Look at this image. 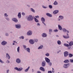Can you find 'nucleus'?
<instances>
[{
  "mask_svg": "<svg viewBox=\"0 0 73 73\" xmlns=\"http://www.w3.org/2000/svg\"><path fill=\"white\" fill-rule=\"evenodd\" d=\"M66 32L67 33H69V31H66Z\"/></svg>",
  "mask_w": 73,
  "mask_h": 73,
  "instance_id": "bf43d9fd",
  "label": "nucleus"
},
{
  "mask_svg": "<svg viewBox=\"0 0 73 73\" xmlns=\"http://www.w3.org/2000/svg\"><path fill=\"white\" fill-rule=\"evenodd\" d=\"M13 45H15V43H13Z\"/></svg>",
  "mask_w": 73,
  "mask_h": 73,
  "instance_id": "e2e57ef3",
  "label": "nucleus"
},
{
  "mask_svg": "<svg viewBox=\"0 0 73 73\" xmlns=\"http://www.w3.org/2000/svg\"><path fill=\"white\" fill-rule=\"evenodd\" d=\"M33 19V17L31 15H29V17L27 18V20L29 21H32Z\"/></svg>",
  "mask_w": 73,
  "mask_h": 73,
  "instance_id": "f257e3e1",
  "label": "nucleus"
},
{
  "mask_svg": "<svg viewBox=\"0 0 73 73\" xmlns=\"http://www.w3.org/2000/svg\"><path fill=\"white\" fill-rule=\"evenodd\" d=\"M49 7L50 9H51L52 8V6L51 5H49Z\"/></svg>",
  "mask_w": 73,
  "mask_h": 73,
  "instance_id": "c9c22d12",
  "label": "nucleus"
},
{
  "mask_svg": "<svg viewBox=\"0 0 73 73\" xmlns=\"http://www.w3.org/2000/svg\"><path fill=\"white\" fill-rule=\"evenodd\" d=\"M46 15L50 17H52V15L49 13H46Z\"/></svg>",
  "mask_w": 73,
  "mask_h": 73,
  "instance_id": "a211bd4d",
  "label": "nucleus"
},
{
  "mask_svg": "<svg viewBox=\"0 0 73 73\" xmlns=\"http://www.w3.org/2000/svg\"><path fill=\"white\" fill-rule=\"evenodd\" d=\"M56 37H59V36L58 35H56Z\"/></svg>",
  "mask_w": 73,
  "mask_h": 73,
  "instance_id": "0e129e2a",
  "label": "nucleus"
},
{
  "mask_svg": "<svg viewBox=\"0 0 73 73\" xmlns=\"http://www.w3.org/2000/svg\"><path fill=\"white\" fill-rule=\"evenodd\" d=\"M35 17L37 18H39V16H35Z\"/></svg>",
  "mask_w": 73,
  "mask_h": 73,
  "instance_id": "3c124183",
  "label": "nucleus"
},
{
  "mask_svg": "<svg viewBox=\"0 0 73 73\" xmlns=\"http://www.w3.org/2000/svg\"><path fill=\"white\" fill-rule=\"evenodd\" d=\"M0 62H1V63H3L4 62H3L2 60L0 59Z\"/></svg>",
  "mask_w": 73,
  "mask_h": 73,
  "instance_id": "09e8293b",
  "label": "nucleus"
},
{
  "mask_svg": "<svg viewBox=\"0 0 73 73\" xmlns=\"http://www.w3.org/2000/svg\"><path fill=\"white\" fill-rule=\"evenodd\" d=\"M58 29H59L60 30H62V28L61 27V26L59 25H58Z\"/></svg>",
  "mask_w": 73,
  "mask_h": 73,
  "instance_id": "6ab92c4d",
  "label": "nucleus"
},
{
  "mask_svg": "<svg viewBox=\"0 0 73 73\" xmlns=\"http://www.w3.org/2000/svg\"><path fill=\"white\" fill-rule=\"evenodd\" d=\"M73 45V42L70 41L69 44V46H71L72 45Z\"/></svg>",
  "mask_w": 73,
  "mask_h": 73,
  "instance_id": "f8f14e48",
  "label": "nucleus"
},
{
  "mask_svg": "<svg viewBox=\"0 0 73 73\" xmlns=\"http://www.w3.org/2000/svg\"><path fill=\"white\" fill-rule=\"evenodd\" d=\"M35 20L36 22L38 23L39 22L38 20L36 18L35 19Z\"/></svg>",
  "mask_w": 73,
  "mask_h": 73,
  "instance_id": "c85d7f7f",
  "label": "nucleus"
},
{
  "mask_svg": "<svg viewBox=\"0 0 73 73\" xmlns=\"http://www.w3.org/2000/svg\"><path fill=\"white\" fill-rule=\"evenodd\" d=\"M58 73H59V72H58Z\"/></svg>",
  "mask_w": 73,
  "mask_h": 73,
  "instance_id": "338daca9",
  "label": "nucleus"
},
{
  "mask_svg": "<svg viewBox=\"0 0 73 73\" xmlns=\"http://www.w3.org/2000/svg\"><path fill=\"white\" fill-rule=\"evenodd\" d=\"M49 32H52V29H50L49 30Z\"/></svg>",
  "mask_w": 73,
  "mask_h": 73,
  "instance_id": "de8ad7c7",
  "label": "nucleus"
},
{
  "mask_svg": "<svg viewBox=\"0 0 73 73\" xmlns=\"http://www.w3.org/2000/svg\"><path fill=\"white\" fill-rule=\"evenodd\" d=\"M45 60L46 62H50V60L47 57L45 58Z\"/></svg>",
  "mask_w": 73,
  "mask_h": 73,
  "instance_id": "9d476101",
  "label": "nucleus"
},
{
  "mask_svg": "<svg viewBox=\"0 0 73 73\" xmlns=\"http://www.w3.org/2000/svg\"><path fill=\"white\" fill-rule=\"evenodd\" d=\"M19 38L20 39H24V37L23 36H21V37H19Z\"/></svg>",
  "mask_w": 73,
  "mask_h": 73,
  "instance_id": "f704fd0d",
  "label": "nucleus"
},
{
  "mask_svg": "<svg viewBox=\"0 0 73 73\" xmlns=\"http://www.w3.org/2000/svg\"><path fill=\"white\" fill-rule=\"evenodd\" d=\"M59 17L61 19H63L64 18V17L62 16H59Z\"/></svg>",
  "mask_w": 73,
  "mask_h": 73,
  "instance_id": "c756f323",
  "label": "nucleus"
},
{
  "mask_svg": "<svg viewBox=\"0 0 73 73\" xmlns=\"http://www.w3.org/2000/svg\"><path fill=\"white\" fill-rule=\"evenodd\" d=\"M58 31V30L57 29L54 30V32H57Z\"/></svg>",
  "mask_w": 73,
  "mask_h": 73,
  "instance_id": "c03bdc74",
  "label": "nucleus"
},
{
  "mask_svg": "<svg viewBox=\"0 0 73 73\" xmlns=\"http://www.w3.org/2000/svg\"><path fill=\"white\" fill-rule=\"evenodd\" d=\"M7 44V42L5 41H3L1 42V44L2 45H5Z\"/></svg>",
  "mask_w": 73,
  "mask_h": 73,
  "instance_id": "1a4fd4ad",
  "label": "nucleus"
},
{
  "mask_svg": "<svg viewBox=\"0 0 73 73\" xmlns=\"http://www.w3.org/2000/svg\"><path fill=\"white\" fill-rule=\"evenodd\" d=\"M69 56L70 57H71L73 56V55L70 53L69 54Z\"/></svg>",
  "mask_w": 73,
  "mask_h": 73,
  "instance_id": "473e14b6",
  "label": "nucleus"
},
{
  "mask_svg": "<svg viewBox=\"0 0 73 73\" xmlns=\"http://www.w3.org/2000/svg\"><path fill=\"white\" fill-rule=\"evenodd\" d=\"M26 50L27 52H30V49L29 48H26Z\"/></svg>",
  "mask_w": 73,
  "mask_h": 73,
  "instance_id": "a878e982",
  "label": "nucleus"
},
{
  "mask_svg": "<svg viewBox=\"0 0 73 73\" xmlns=\"http://www.w3.org/2000/svg\"><path fill=\"white\" fill-rule=\"evenodd\" d=\"M40 70H41L42 71H44L45 70L43 67H41L40 68Z\"/></svg>",
  "mask_w": 73,
  "mask_h": 73,
  "instance_id": "f3484780",
  "label": "nucleus"
},
{
  "mask_svg": "<svg viewBox=\"0 0 73 73\" xmlns=\"http://www.w3.org/2000/svg\"><path fill=\"white\" fill-rule=\"evenodd\" d=\"M7 61L8 62V63H9V60H7Z\"/></svg>",
  "mask_w": 73,
  "mask_h": 73,
  "instance_id": "052dcab7",
  "label": "nucleus"
},
{
  "mask_svg": "<svg viewBox=\"0 0 73 73\" xmlns=\"http://www.w3.org/2000/svg\"><path fill=\"white\" fill-rule=\"evenodd\" d=\"M47 36V34L45 33H43L42 34V36L43 37H46Z\"/></svg>",
  "mask_w": 73,
  "mask_h": 73,
  "instance_id": "dca6fc26",
  "label": "nucleus"
},
{
  "mask_svg": "<svg viewBox=\"0 0 73 73\" xmlns=\"http://www.w3.org/2000/svg\"><path fill=\"white\" fill-rule=\"evenodd\" d=\"M59 12V11L58 10H55L53 12V13L54 14H56L57 13Z\"/></svg>",
  "mask_w": 73,
  "mask_h": 73,
  "instance_id": "4468645a",
  "label": "nucleus"
},
{
  "mask_svg": "<svg viewBox=\"0 0 73 73\" xmlns=\"http://www.w3.org/2000/svg\"><path fill=\"white\" fill-rule=\"evenodd\" d=\"M18 16L19 18H20L21 17V15L20 13H18Z\"/></svg>",
  "mask_w": 73,
  "mask_h": 73,
  "instance_id": "aec40b11",
  "label": "nucleus"
},
{
  "mask_svg": "<svg viewBox=\"0 0 73 73\" xmlns=\"http://www.w3.org/2000/svg\"><path fill=\"white\" fill-rule=\"evenodd\" d=\"M23 46L24 47V48L26 50V46L25 45H23Z\"/></svg>",
  "mask_w": 73,
  "mask_h": 73,
  "instance_id": "58836bf2",
  "label": "nucleus"
},
{
  "mask_svg": "<svg viewBox=\"0 0 73 73\" xmlns=\"http://www.w3.org/2000/svg\"><path fill=\"white\" fill-rule=\"evenodd\" d=\"M37 73H41V72L40 71H38Z\"/></svg>",
  "mask_w": 73,
  "mask_h": 73,
  "instance_id": "4d7b16f0",
  "label": "nucleus"
},
{
  "mask_svg": "<svg viewBox=\"0 0 73 73\" xmlns=\"http://www.w3.org/2000/svg\"><path fill=\"white\" fill-rule=\"evenodd\" d=\"M58 4V3L56 1H55L54 3V5H57Z\"/></svg>",
  "mask_w": 73,
  "mask_h": 73,
  "instance_id": "bb28decb",
  "label": "nucleus"
},
{
  "mask_svg": "<svg viewBox=\"0 0 73 73\" xmlns=\"http://www.w3.org/2000/svg\"><path fill=\"white\" fill-rule=\"evenodd\" d=\"M64 62L65 63H69V60H66L64 61Z\"/></svg>",
  "mask_w": 73,
  "mask_h": 73,
  "instance_id": "4be33fe9",
  "label": "nucleus"
},
{
  "mask_svg": "<svg viewBox=\"0 0 73 73\" xmlns=\"http://www.w3.org/2000/svg\"><path fill=\"white\" fill-rule=\"evenodd\" d=\"M48 73H52V72L51 71H48Z\"/></svg>",
  "mask_w": 73,
  "mask_h": 73,
  "instance_id": "603ef678",
  "label": "nucleus"
},
{
  "mask_svg": "<svg viewBox=\"0 0 73 73\" xmlns=\"http://www.w3.org/2000/svg\"><path fill=\"white\" fill-rule=\"evenodd\" d=\"M6 57L8 58L9 59L10 58V56L7 53L6 54Z\"/></svg>",
  "mask_w": 73,
  "mask_h": 73,
  "instance_id": "412c9836",
  "label": "nucleus"
},
{
  "mask_svg": "<svg viewBox=\"0 0 73 73\" xmlns=\"http://www.w3.org/2000/svg\"><path fill=\"white\" fill-rule=\"evenodd\" d=\"M70 62H73V59L72 60V59H70Z\"/></svg>",
  "mask_w": 73,
  "mask_h": 73,
  "instance_id": "a18cd8bd",
  "label": "nucleus"
},
{
  "mask_svg": "<svg viewBox=\"0 0 73 73\" xmlns=\"http://www.w3.org/2000/svg\"><path fill=\"white\" fill-rule=\"evenodd\" d=\"M57 43L59 45H60L61 44V42L60 40H58L57 41Z\"/></svg>",
  "mask_w": 73,
  "mask_h": 73,
  "instance_id": "393cba45",
  "label": "nucleus"
},
{
  "mask_svg": "<svg viewBox=\"0 0 73 73\" xmlns=\"http://www.w3.org/2000/svg\"><path fill=\"white\" fill-rule=\"evenodd\" d=\"M42 7H43V8H44V9H46V8H47V7H45V6H44V5H43V6H42Z\"/></svg>",
  "mask_w": 73,
  "mask_h": 73,
  "instance_id": "49530a36",
  "label": "nucleus"
},
{
  "mask_svg": "<svg viewBox=\"0 0 73 73\" xmlns=\"http://www.w3.org/2000/svg\"><path fill=\"white\" fill-rule=\"evenodd\" d=\"M30 68V67L29 66L28 67V68H27V69H26V70H25V72H27L29 70V69Z\"/></svg>",
  "mask_w": 73,
  "mask_h": 73,
  "instance_id": "b1692460",
  "label": "nucleus"
},
{
  "mask_svg": "<svg viewBox=\"0 0 73 73\" xmlns=\"http://www.w3.org/2000/svg\"><path fill=\"white\" fill-rule=\"evenodd\" d=\"M58 21H60V19H59Z\"/></svg>",
  "mask_w": 73,
  "mask_h": 73,
  "instance_id": "69168bd1",
  "label": "nucleus"
},
{
  "mask_svg": "<svg viewBox=\"0 0 73 73\" xmlns=\"http://www.w3.org/2000/svg\"><path fill=\"white\" fill-rule=\"evenodd\" d=\"M46 56H49V54L48 53H47L45 54Z\"/></svg>",
  "mask_w": 73,
  "mask_h": 73,
  "instance_id": "a19ab883",
  "label": "nucleus"
},
{
  "mask_svg": "<svg viewBox=\"0 0 73 73\" xmlns=\"http://www.w3.org/2000/svg\"><path fill=\"white\" fill-rule=\"evenodd\" d=\"M68 64H65L64 65V67L65 68H67Z\"/></svg>",
  "mask_w": 73,
  "mask_h": 73,
  "instance_id": "5701e85b",
  "label": "nucleus"
},
{
  "mask_svg": "<svg viewBox=\"0 0 73 73\" xmlns=\"http://www.w3.org/2000/svg\"><path fill=\"white\" fill-rule=\"evenodd\" d=\"M52 73L54 72V68H52Z\"/></svg>",
  "mask_w": 73,
  "mask_h": 73,
  "instance_id": "4c0bfd02",
  "label": "nucleus"
},
{
  "mask_svg": "<svg viewBox=\"0 0 73 73\" xmlns=\"http://www.w3.org/2000/svg\"><path fill=\"white\" fill-rule=\"evenodd\" d=\"M9 72V70H7V73H8Z\"/></svg>",
  "mask_w": 73,
  "mask_h": 73,
  "instance_id": "13d9d810",
  "label": "nucleus"
},
{
  "mask_svg": "<svg viewBox=\"0 0 73 73\" xmlns=\"http://www.w3.org/2000/svg\"><path fill=\"white\" fill-rule=\"evenodd\" d=\"M16 27L17 28L19 29L21 27V26L20 24H17L15 25Z\"/></svg>",
  "mask_w": 73,
  "mask_h": 73,
  "instance_id": "0eeeda50",
  "label": "nucleus"
},
{
  "mask_svg": "<svg viewBox=\"0 0 73 73\" xmlns=\"http://www.w3.org/2000/svg\"><path fill=\"white\" fill-rule=\"evenodd\" d=\"M4 16H5V17H8V15H7V13H5V14H4Z\"/></svg>",
  "mask_w": 73,
  "mask_h": 73,
  "instance_id": "79ce46f5",
  "label": "nucleus"
},
{
  "mask_svg": "<svg viewBox=\"0 0 73 73\" xmlns=\"http://www.w3.org/2000/svg\"><path fill=\"white\" fill-rule=\"evenodd\" d=\"M64 54L65 57H67L68 55V52L67 51H65L64 52Z\"/></svg>",
  "mask_w": 73,
  "mask_h": 73,
  "instance_id": "20e7f679",
  "label": "nucleus"
},
{
  "mask_svg": "<svg viewBox=\"0 0 73 73\" xmlns=\"http://www.w3.org/2000/svg\"><path fill=\"white\" fill-rule=\"evenodd\" d=\"M48 64L49 66H51L52 65V63L51 62H49Z\"/></svg>",
  "mask_w": 73,
  "mask_h": 73,
  "instance_id": "37998d69",
  "label": "nucleus"
},
{
  "mask_svg": "<svg viewBox=\"0 0 73 73\" xmlns=\"http://www.w3.org/2000/svg\"><path fill=\"white\" fill-rule=\"evenodd\" d=\"M43 47V46L42 45L40 46L38 48V49H42Z\"/></svg>",
  "mask_w": 73,
  "mask_h": 73,
  "instance_id": "cd10ccee",
  "label": "nucleus"
},
{
  "mask_svg": "<svg viewBox=\"0 0 73 73\" xmlns=\"http://www.w3.org/2000/svg\"><path fill=\"white\" fill-rule=\"evenodd\" d=\"M32 33L31 31H29L27 33V35H32Z\"/></svg>",
  "mask_w": 73,
  "mask_h": 73,
  "instance_id": "39448f33",
  "label": "nucleus"
},
{
  "mask_svg": "<svg viewBox=\"0 0 73 73\" xmlns=\"http://www.w3.org/2000/svg\"><path fill=\"white\" fill-rule=\"evenodd\" d=\"M67 36H65L64 35H63V37L64 38H66V39H67V38H69V37L68 36V34L67 33Z\"/></svg>",
  "mask_w": 73,
  "mask_h": 73,
  "instance_id": "423d86ee",
  "label": "nucleus"
},
{
  "mask_svg": "<svg viewBox=\"0 0 73 73\" xmlns=\"http://www.w3.org/2000/svg\"><path fill=\"white\" fill-rule=\"evenodd\" d=\"M16 61L18 63H20L21 60L19 59L18 58L16 59Z\"/></svg>",
  "mask_w": 73,
  "mask_h": 73,
  "instance_id": "2eb2a0df",
  "label": "nucleus"
},
{
  "mask_svg": "<svg viewBox=\"0 0 73 73\" xmlns=\"http://www.w3.org/2000/svg\"><path fill=\"white\" fill-rule=\"evenodd\" d=\"M34 40L36 42H37L38 41V40L37 39H35Z\"/></svg>",
  "mask_w": 73,
  "mask_h": 73,
  "instance_id": "ea45409f",
  "label": "nucleus"
},
{
  "mask_svg": "<svg viewBox=\"0 0 73 73\" xmlns=\"http://www.w3.org/2000/svg\"><path fill=\"white\" fill-rule=\"evenodd\" d=\"M62 30L64 32H66V30L65 29H63Z\"/></svg>",
  "mask_w": 73,
  "mask_h": 73,
  "instance_id": "72a5a7b5",
  "label": "nucleus"
},
{
  "mask_svg": "<svg viewBox=\"0 0 73 73\" xmlns=\"http://www.w3.org/2000/svg\"><path fill=\"white\" fill-rule=\"evenodd\" d=\"M64 45L66 46H67V47H68L69 46V44H67L65 43Z\"/></svg>",
  "mask_w": 73,
  "mask_h": 73,
  "instance_id": "7c9ffc66",
  "label": "nucleus"
},
{
  "mask_svg": "<svg viewBox=\"0 0 73 73\" xmlns=\"http://www.w3.org/2000/svg\"><path fill=\"white\" fill-rule=\"evenodd\" d=\"M29 42L30 44H33L34 43V40L32 39H31V40H29Z\"/></svg>",
  "mask_w": 73,
  "mask_h": 73,
  "instance_id": "6e6552de",
  "label": "nucleus"
},
{
  "mask_svg": "<svg viewBox=\"0 0 73 73\" xmlns=\"http://www.w3.org/2000/svg\"><path fill=\"white\" fill-rule=\"evenodd\" d=\"M22 15H25V14L24 13H22Z\"/></svg>",
  "mask_w": 73,
  "mask_h": 73,
  "instance_id": "8fccbe9b",
  "label": "nucleus"
},
{
  "mask_svg": "<svg viewBox=\"0 0 73 73\" xmlns=\"http://www.w3.org/2000/svg\"><path fill=\"white\" fill-rule=\"evenodd\" d=\"M13 42H16V41H13Z\"/></svg>",
  "mask_w": 73,
  "mask_h": 73,
  "instance_id": "680f3d73",
  "label": "nucleus"
},
{
  "mask_svg": "<svg viewBox=\"0 0 73 73\" xmlns=\"http://www.w3.org/2000/svg\"><path fill=\"white\" fill-rule=\"evenodd\" d=\"M37 26H40V24L39 23H37Z\"/></svg>",
  "mask_w": 73,
  "mask_h": 73,
  "instance_id": "864d4df0",
  "label": "nucleus"
},
{
  "mask_svg": "<svg viewBox=\"0 0 73 73\" xmlns=\"http://www.w3.org/2000/svg\"><path fill=\"white\" fill-rule=\"evenodd\" d=\"M12 20L15 23H17L18 22V20L16 18H12Z\"/></svg>",
  "mask_w": 73,
  "mask_h": 73,
  "instance_id": "9b49d317",
  "label": "nucleus"
},
{
  "mask_svg": "<svg viewBox=\"0 0 73 73\" xmlns=\"http://www.w3.org/2000/svg\"><path fill=\"white\" fill-rule=\"evenodd\" d=\"M41 21H42V23L44 24L45 26H46V24L44 23L45 22V19L43 17L41 18Z\"/></svg>",
  "mask_w": 73,
  "mask_h": 73,
  "instance_id": "f03ea898",
  "label": "nucleus"
},
{
  "mask_svg": "<svg viewBox=\"0 0 73 73\" xmlns=\"http://www.w3.org/2000/svg\"><path fill=\"white\" fill-rule=\"evenodd\" d=\"M14 69L18 71H21L23 70V68H17V67H15Z\"/></svg>",
  "mask_w": 73,
  "mask_h": 73,
  "instance_id": "7ed1b4c3",
  "label": "nucleus"
},
{
  "mask_svg": "<svg viewBox=\"0 0 73 73\" xmlns=\"http://www.w3.org/2000/svg\"><path fill=\"white\" fill-rule=\"evenodd\" d=\"M6 19L7 20H9V19L8 18H6Z\"/></svg>",
  "mask_w": 73,
  "mask_h": 73,
  "instance_id": "6e6d98bb",
  "label": "nucleus"
},
{
  "mask_svg": "<svg viewBox=\"0 0 73 73\" xmlns=\"http://www.w3.org/2000/svg\"><path fill=\"white\" fill-rule=\"evenodd\" d=\"M19 49H20V47L19 46L17 48V52H19Z\"/></svg>",
  "mask_w": 73,
  "mask_h": 73,
  "instance_id": "2f4dec72",
  "label": "nucleus"
},
{
  "mask_svg": "<svg viewBox=\"0 0 73 73\" xmlns=\"http://www.w3.org/2000/svg\"><path fill=\"white\" fill-rule=\"evenodd\" d=\"M31 11H32L33 12L35 13V11L34 9H33V8H31Z\"/></svg>",
  "mask_w": 73,
  "mask_h": 73,
  "instance_id": "e433bc0d",
  "label": "nucleus"
},
{
  "mask_svg": "<svg viewBox=\"0 0 73 73\" xmlns=\"http://www.w3.org/2000/svg\"><path fill=\"white\" fill-rule=\"evenodd\" d=\"M5 35L6 36H8L9 35L8 33H6L5 34Z\"/></svg>",
  "mask_w": 73,
  "mask_h": 73,
  "instance_id": "5fc2aeb1",
  "label": "nucleus"
},
{
  "mask_svg": "<svg viewBox=\"0 0 73 73\" xmlns=\"http://www.w3.org/2000/svg\"><path fill=\"white\" fill-rule=\"evenodd\" d=\"M42 66L44 67L46 65V63H45V61H43L42 62Z\"/></svg>",
  "mask_w": 73,
  "mask_h": 73,
  "instance_id": "ddd939ff",
  "label": "nucleus"
}]
</instances>
